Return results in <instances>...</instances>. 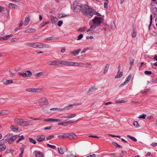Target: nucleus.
Segmentation results:
<instances>
[{
    "instance_id": "obj_1",
    "label": "nucleus",
    "mask_w": 157,
    "mask_h": 157,
    "mask_svg": "<svg viewBox=\"0 0 157 157\" xmlns=\"http://www.w3.org/2000/svg\"><path fill=\"white\" fill-rule=\"evenodd\" d=\"M93 10L89 6L84 5L82 6L81 12L84 15L87 16L90 18H91L93 16L92 13Z\"/></svg>"
},
{
    "instance_id": "obj_2",
    "label": "nucleus",
    "mask_w": 157,
    "mask_h": 157,
    "mask_svg": "<svg viewBox=\"0 0 157 157\" xmlns=\"http://www.w3.org/2000/svg\"><path fill=\"white\" fill-rule=\"evenodd\" d=\"M19 137V136L17 135L13 136L12 133H9L4 137L6 139V142H8L9 144H12L14 140Z\"/></svg>"
},
{
    "instance_id": "obj_3",
    "label": "nucleus",
    "mask_w": 157,
    "mask_h": 157,
    "mask_svg": "<svg viewBox=\"0 0 157 157\" xmlns=\"http://www.w3.org/2000/svg\"><path fill=\"white\" fill-rule=\"evenodd\" d=\"M62 65L82 66H83V64L80 63H78L73 62H66L64 61H62Z\"/></svg>"
},
{
    "instance_id": "obj_4",
    "label": "nucleus",
    "mask_w": 157,
    "mask_h": 157,
    "mask_svg": "<svg viewBox=\"0 0 157 157\" xmlns=\"http://www.w3.org/2000/svg\"><path fill=\"white\" fill-rule=\"evenodd\" d=\"M61 60H56L55 59H49L47 62V64L51 65H62Z\"/></svg>"
},
{
    "instance_id": "obj_5",
    "label": "nucleus",
    "mask_w": 157,
    "mask_h": 157,
    "mask_svg": "<svg viewBox=\"0 0 157 157\" xmlns=\"http://www.w3.org/2000/svg\"><path fill=\"white\" fill-rule=\"evenodd\" d=\"M72 7L74 10L75 12H79L81 11L82 6L78 5L77 2H74L73 4Z\"/></svg>"
},
{
    "instance_id": "obj_6",
    "label": "nucleus",
    "mask_w": 157,
    "mask_h": 157,
    "mask_svg": "<svg viewBox=\"0 0 157 157\" xmlns=\"http://www.w3.org/2000/svg\"><path fill=\"white\" fill-rule=\"evenodd\" d=\"M102 18L100 17H95L94 19L91 21L94 23L97 26L99 25L101 22H102Z\"/></svg>"
},
{
    "instance_id": "obj_7",
    "label": "nucleus",
    "mask_w": 157,
    "mask_h": 157,
    "mask_svg": "<svg viewBox=\"0 0 157 157\" xmlns=\"http://www.w3.org/2000/svg\"><path fill=\"white\" fill-rule=\"evenodd\" d=\"M51 47V45L49 44L37 42V48H50Z\"/></svg>"
},
{
    "instance_id": "obj_8",
    "label": "nucleus",
    "mask_w": 157,
    "mask_h": 157,
    "mask_svg": "<svg viewBox=\"0 0 157 157\" xmlns=\"http://www.w3.org/2000/svg\"><path fill=\"white\" fill-rule=\"evenodd\" d=\"M21 126H26L32 124L29 120L26 118L21 119Z\"/></svg>"
},
{
    "instance_id": "obj_9",
    "label": "nucleus",
    "mask_w": 157,
    "mask_h": 157,
    "mask_svg": "<svg viewBox=\"0 0 157 157\" xmlns=\"http://www.w3.org/2000/svg\"><path fill=\"white\" fill-rule=\"evenodd\" d=\"M39 105H46L48 104V101L45 98L43 97L41 98L38 101Z\"/></svg>"
},
{
    "instance_id": "obj_10",
    "label": "nucleus",
    "mask_w": 157,
    "mask_h": 157,
    "mask_svg": "<svg viewBox=\"0 0 157 157\" xmlns=\"http://www.w3.org/2000/svg\"><path fill=\"white\" fill-rule=\"evenodd\" d=\"M25 45L35 48H37V42L26 43Z\"/></svg>"
},
{
    "instance_id": "obj_11",
    "label": "nucleus",
    "mask_w": 157,
    "mask_h": 157,
    "mask_svg": "<svg viewBox=\"0 0 157 157\" xmlns=\"http://www.w3.org/2000/svg\"><path fill=\"white\" fill-rule=\"evenodd\" d=\"M44 121L46 122H58L61 121L62 119L60 118L52 119V118H48V119H43Z\"/></svg>"
},
{
    "instance_id": "obj_12",
    "label": "nucleus",
    "mask_w": 157,
    "mask_h": 157,
    "mask_svg": "<svg viewBox=\"0 0 157 157\" xmlns=\"http://www.w3.org/2000/svg\"><path fill=\"white\" fill-rule=\"evenodd\" d=\"M32 75V73L30 71H25L23 72V76L24 77H28L31 76Z\"/></svg>"
},
{
    "instance_id": "obj_13",
    "label": "nucleus",
    "mask_w": 157,
    "mask_h": 157,
    "mask_svg": "<svg viewBox=\"0 0 157 157\" xmlns=\"http://www.w3.org/2000/svg\"><path fill=\"white\" fill-rule=\"evenodd\" d=\"M45 139V137L44 135H41L37 136L36 140L39 142H41L44 140Z\"/></svg>"
},
{
    "instance_id": "obj_14",
    "label": "nucleus",
    "mask_w": 157,
    "mask_h": 157,
    "mask_svg": "<svg viewBox=\"0 0 157 157\" xmlns=\"http://www.w3.org/2000/svg\"><path fill=\"white\" fill-rule=\"evenodd\" d=\"M132 77V75L131 74L129 75L126 78L125 81L122 84H121L119 85V87H121L124 85L126 83H127L130 80Z\"/></svg>"
},
{
    "instance_id": "obj_15",
    "label": "nucleus",
    "mask_w": 157,
    "mask_h": 157,
    "mask_svg": "<svg viewBox=\"0 0 157 157\" xmlns=\"http://www.w3.org/2000/svg\"><path fill=\"white\" fill-rule=\"evenodd\" d=\"M34 153H35L36 157H43V153L40 151H35Z\"/></svg>"
},
{
    "instance_id": "obj_16",
    "label": "nucleus",
    "mask_w": 157,
    "mask_h": 157,
    "mask_svg": "<svg viewBox=\"0 0 157 157\" xmlns=\"http://www.w3.org/2000/svg\"><path fill=\"white\" fill-rule=\"evenodd\" d=\"M13 35L12 34H11L10 35H8L3 37L0 38V41L2 40H6L9 39L10 37H12Z\"/></svg>"
},
{
    "instance_id": "obj_17",
    "label": "nucleus",
    "mask_w": 157,
    "mask_h": 157,
    "mask_svg": "<svg viewBox=\"0 0 157 157\" xmlns=\"http://www.w3.org/2000/svg\"><path fill=\"white\" fill-rule=\"evenodd\" d=\"M2 82L4 84L8 85L13 83V81L11 80L4 79L2 80Z\"/></svg>"
},
{
    "instance_id": "obj_18",
    "label": "nucleus",
    "mask_w": 157,
    "mask_h": 157,
    "mask_svg": "<svg viewBox=\"0 0 157 157\" xmlns=\"http://www.w3.org/2000/svg\"><path fill=\"white\" fill-rule=\"evenodd\" d=\"M81 49H78L74 50L73 52H71V54L72 55L76 56L78 54L79 52H80Z\"/></svg>"
},
{
    "instance_id": "obj_19",
    "label": "nucleus",
    "mask_w": 157,
    "mask_h": 157,
    "mask_svg": "<svg viewBox=\"0 0 157 157\" xmlns=\"http://www.w3.org/2000/svg\"><path fill=\"white\" fill-rule=\"evenodd\" d=\"M97 26L96 25L93 23V24L91 25L90 29L87 30V32H88L89 31L93 30L96 28Z\"/></svg>"
},
{
    "instance_id": "obj_20",
    "label": "nucleus",
    "mask_w": 157,
    "mask_h": 157,
    "mask_svg": "<svg viewBox=\"0 0 157 157\" xmlns=\"http://www.w3.org/2000/svg\"><path fill=\"white\" fill-rule=\"evenodd\" d=\"M21 119L19 118H16L14 120V122L16 124H18L21 126Z\"/></svg>"
},
{
    "instance_id": "obj_21",
    "label": "nucleus",
    "mask_w": 157,
    "mask_h": 157,
    "mask_svg": "<svg viewBox=\"0 0 157 157\" xmlns=\"http://www.w3.org/2000/svg\"><path fill=\"white\" fill-rule=\"evenodd\" d=\"M67 138H68L70 139H72L75 138V137H76V135L73 133H71L70 134H68L67 135Z\"/></svg>"
},
{
    "instance_id": "obj_22",
    "label": "nucleus",
    "mask_w": 157,
    "mask_h": 157,
    "mask_svg": "<svg viewBox=\"0 0 157 157\" xmlns=\"http://www.w3.org/2000/svg\"><path fill=\"white\" fill-rule=\"evenodd\" d=\"M152 11V13L154 15V17L157 18V9L156 8H154Z\"/></svg>"
},
{
    "instance_id": "obj_23",
    "label": "nucleus",
    "mask_w": 157,
    "mask_h": 157,
    "mask_svg": "<svg viewBox=\"0 0 157 157\" xmlns=\"http://www.w3.org/2000/svg\"><path fill=\"white\" fill-rule=\"evenodd\" d=\"M69 109L68 105H67L63 108H57V110L59 111H63L67 110Z\"/></svg>"
},
{
    "instance_id": "obj_24",
    "label": "nucleus",
    "mask_w": 157,
    "mask_h": 157,
    "mask_svg": "<svg viewBox=\"0 0 157 157\" xmlns=\"http://www.w3.org/2000/svg\"><path fill=\"white\" fill-rule=\"evenodd\" d=\"M30 21V18L29 17H26L25 18V20L24 22V24L25 25H27L29 24Z\"/></svg>"
},
{
    "instance_id": "obj_25",
    "label": "nucleus",
    "mask_w": 157,
    "mask_h": 157,
    "mask_svg": "<svg viewBox=\"0 0 157 157\" xmlns=\"http://www.w3.org/2000/svg\"><path fill=\"white\" fill-rule=\"evenodd\" d=\"M75 122H72L71 121H66L65 122H64L63 123H58V124L59 125H63L64 126H66V125H65L64 124H70L71 123H74Z\"/></svg>"
},
{
    "instance_id": "obj_26",
    "label": "nucleus",
    "mask_w": 157,
    "mask_h": 157,
    "mask_svg": "<svg viewBox=\"0 0 157 157\" xmlns=\"http://www.w3.org/2000/svg\"><path fill=\"white\" fill-rule=\"evenodd\" d=\"M123 72H118V71L117 72V73L116 76H115V78H119L121 77L123 75Z\"/></svg>"
},
{
    "instance_id": "obj_27",
    "label": "nucleus",
    "mask_w": 157,
    "mask_h": 157,
    "mask_svg": "<svg viewBox=\"0 0 157 157\" xmlns=\"http://www.w3.org/2000/svg\"><path fill=\"white\" fill-rule=\"evenodd\" d=\"M95 91V89L93 87H91L90 89L87 92L88 94H91L92 92Z\"/></svg>"
},
{
    "instance_id": "obj_28",
    "label": "nucleus",
    "mask_w": 157,
    "mask_h": 157,
    "mask_svg": "<svg viewBox=\"0 0 157 157\" xmlns=\"http://www.w3.org/2000/svg\"><path fill=\"white\" fill-rule=\"evenodd\" d=\"M58 151L59 152L60 154H63L64 153V152H65V150L63 149V148L58 147Z\"/></svg>"
},
{
    "instance_id": "obj_29",
    "label": "nucleus",
    "mask_w": 157,
    "mask_h": 157,
    "mask_svg": "<svg viewBox=\"0 0 157 157\" xmlns=\"http://www.w3.org/2000/svg\"><path fill=\"white\" fill-rule=\"evenodd\" d=\"M51 18L52 22V23H55L56 21V19H57V17L53 16H51Z\"/></svg>"
},
{
    "instance_id": "obj_30",
    "label": "nucleus",
    "mask_w": 157,
    "mask_h": 157,
    "mask_svg": "<svg viewBox=\"0 0 157 157\" xmlns=\"http://www.w3.org/2000/svg\"><path fill=\"white\" fill-rule=\"evenodd\" d=\"M29 142L30 143H33V144H36V141L34 139L31 137H29Z\"/></svg>"
},
{
    "instance_id": "obj_31",
    "label": "nucleus",
    "mask_w": 157,
    "mask_h": 157,
    "mask_svg": "<svg viewBox=\"0 0 157 157\" xmlns=\"http://www.w3.org/2000/svg\"><path fill=\"white\" fill-rule=\"evenodd\" d=\"M26 91L28 92H35L36 91V90L35 88H29L26 90Z\"/></svg>"
},
{
    "instance_id": "obj_32",
    "label": "nucleus",
    "mask_w": 157,
    "mask_h": 157,
    "mask_svg": "<svg viewBox=\"0 0 157 157\" xmlns=\"http://www.w3.org/2000/svg\"><path fill=\"white\" fill-rule=\"evenodd\" d=\"M6 139H5V137L2 139V140H0V145H4V144L6 142H7L6 140Z\"/></svg>"
},
{
    "instance_id": "obj_33",
    "label": "nucleus",
    "mask_w": 157,
    "mask_h": 157,
    "mask_svg": "<svg viewBox=\"0 0 157 157\" xmlns=\"http://www.w3.org/2000/svg\"><path fill=\"white\" fill-rule=\"evenodd\" d=\"M127 137L128 138L131 139L134 142H136L137 141V139L134 137L131 136L129 135H127Z\"/></svg>"
},
{
    "instance_id": "obj_34",
    "label": "nucleus",
    "mask_w": 157,
    "mask_h": 157,
    "mask_svg": "<svg viewBox=\"0 0 157 157\" xmlns=\"http://www.w3.org/2000/svg\"><path fill=\"white\" fill-rule=\"evenodd\" d=\"M81 103H79V104H78V103H74L73 104L69 105H68L69 106V109H71L72 107L74 106L79 105H81Z\"/></svg>"
},
{
    "instance_id": "obj_35",
    "label": "nucleus",
    "mask_w": 157,
    "mask_h": 157,
    "mask_svg": "<svg viewBox=\"0 0 157 157\" xmlns=\"http://www.w3.org/2000/svg\"><path fill=\"white\" fill-rule=\"evenodd\" d=\"M109 67V64H106V65L105 66V68L104 69V71H103V73L104 74H105L106 73H107V71H108Z\"/></svg>"
},
{
    "instance_id": "obj_36",
    "label": "nucleus",
    "mask_w": 157,
    "mask_h": 157,
    "mask_svg": "<svg viewBox=\"0 0 157 157\" xmlns=\"http://www.w3.org/2000/svg\"><path fill=\"white\" fill-rule=\"evenodd\" d=\"M112 143L113 145H114L117 148H120L121 147V146L120 145L117 144V143H116L115 142H112Z\"/></svg>"
},
{
    "instance_id": "obj_37",
    "label": "nucleus",
    "mask_w": 157,
    "mask_h": 157,
    "mask_svg": "<svg viewBox=\"0 0 157 157\" xmlns=\"http://www.w3.org/2000/svg\"><path fill=\"white\" fill-rule=\"evenodd\" d=\"M25 139V137L21 135L19 137V138L18 139L17 141V143H19V142L22 140H24Z\"/></svg>"
},
{
    "instance_id": "obj_38",
    "label": "nucleus",
    "mask_w": 157,
    "mask_h": 157,
    "mask_svg": "<svg viewBox=\"0 0 157 157\" xmlns=\"http://www.w3.org/2000/svg\"><path fill=\"white\" fill-rule=\"evenodd\" d=\"M67 16V15L66 14H63L61 13V14H59L58 16V18H63L64 17H66Z\"/></svg>"
},
{
    "instance_id": "obj_39",
    "label": "nucleus",
    "mask_w": 157,
    "mask_h": 157,
    "mask_svg": "<svg viewBox=\"0 0 157 157\" xmlns=\"http://www.w3.org/2000/svg\"><path fill=\"white\" fill-rule=\"evenodd\" d=\"M47 146L50 148H51L53 149H55L56 148V147L55 145H53L48 144H47Z\"/></svg>"
},
{
    "instance_id": "obj_40",
    "label": "nucleus",
    "mask_w": 157,
    "mask_h": 157,
    "mask_svg": "<svg viewBox=\"0 0 157 157\" xmlns=\"http://www.w3.org/2000/svg\"><path fill=\"white\" fill-rule=\"evenodd\" d=\"M146 117V115L145 114H143L142 115H140L138 118L140 119H144Z\"/></svg>"
},
{
    "instance_id": "obj_41",
    "label": "nucleus",
    "mask_w": 157,
    "mask_h": 157,
    "mask_svg": "<svg viewBox=\"0 0 157 157\" xmlns=\"http://www.w3.org/2000/svg\"><path fill=\"white\" fill-rule=\"evenodd\" d=\"M6 149V147L5 145H0V150L1 151H4Z\"/></svg>"
},
{
    "instance_id": "obj_42",
    "label": "nucleus",
    "mask_w": 157,
    "mask_h": 157,
    "mask_svg": "<svg viewBox=\"0 0 157 157\" xmlns=\"http://www.w3.org/2000/svg\"><path fill=\"white\" fill-rule=\"evenodd\" d=\"M136 32L135 31V30L133 29L132 32V36L133 38H135L136 36Z\"/></svg>"
},
{
    "instance_id": "obj_43",
    "label": "nucleus",
    "mask_w": 157,
    "mask_h": 157,
    "mask_svg": "<svg viewBox=\"0 0 157 157\" xmlns=\"http://www.w3.org/2000/svg\"><path fill=\"white\" fill-rule=\"evenodd\" d=\"M133 125L136 128H138L140 126L138 122L136 121H135L133 122Z\"/></svg>"
},
{
    "instance_id": "obj_44",
    "label": "nucleus",
    "mask_w": 157,
    "mask_h": 157,
    "mask_svg": "<svg viewBox=\"0 0 157 157\" xmlns=\"http://www.w3.org/2000/svg\"><path fill=\"white\" fill-rule=\"evenodd\" d=\"M58 137L59 138H67V135H60L58 136Z\"/></svg>"
},
{
    "instance_id": "obj_45",
    "label": "nucleus",
    "mask_w": 157,
    "mask_h": 157,
    "mask_svg": "<svg viewBox=\"0 0 157 157\" xmlns=\"http://www.w3.org/2000/svg\"><path fill=\"white\" fill-rule=\"evenodd\" d=\"M152 16L151 14H150V24L149 25L148 27L149 29H150V26L151 25L152 23Z\"/></svg>"
},
{
    "instance_id": "obj_46",
    "label": "nucleus",
    "mask_w": 157,
    "mask_h": 157,
    "mask_svg": "<svg viewBox=\"0 0 157 157\" xmlns=\"http://www.w3.org/2000/svg\"><path fill=\"white\" fill-rule=\"evenodd\" d=\"M134 60L133 59H131V60H130V66L129 67V69H130L131 68H132V67L133 66V64H134Z\"/></svg>"
},
{
    "instance_id": "obj_47",
    "label": "nucleus",
    "mask_w": 157,
    "mask_h": 157,
    "mask_svg": "<svg viewBox=\"0 0 157 157\" xmlns=\"http://www.w3.org/2000/svg\"><path fill=\"white\" fill-rule=\"evenodd\" d=\"M93 15H96L98 16H101V14L98 13L95 11L94 10H93Z\"/></svg>"
},
{
    "instance_id": "obj_48",
    "label": "nucleus",
    "mask_w": 157,
    "mask_h": 157,
    "mask_svg": "<svg viewBox=\"0 0 157 157\" xmlns=\"http://www.w3.org/2000/svg\"><path fill=\"white\" fill-rule=\"evenodd\" d=\"M152 72L151 71H146L144 72V73L146 75H150L151 74Z\"/></svg>"
},
{
    "instance_id": "obj_49",
    "label": "nucleus",
    "mask_w": 157,
    "mask_h": 157,
    "mask_svg": "<svg viewBox=\"0 0 157 157\" xmlns=\"http://www.w3.org/2000/svg\"><path fill=\"white\" fill-rule=\"evenodd\" d=\"M10 128L14 132H16L18 130V128H15L13 125H11Z\"/></svg>"
},
{
    "instance_id": "obj_50",
    "label": "nucleus",
    "mask_w": 157,
    "mask_h": 157,
    "mask_svg": "<svg viewBox=\"0 0 157 157\" xmlns=\"http://www.w3.org/2000/svg\"><path fill=\"white\" fill-rule=\"evenodd\" d=\"M43 73L42 72H40L35 74V76L37 77H40L43 75Z\"/></svg>"
},
{
    "instance_id": "obj_51",
    "label": "nucleus",
    "mask_w": 157,
    "mask_h": 157,
    "mask_svg": "<svg viewBox=\"0 0 157 157\" xmlns=\"http://www.w3.org/2000/svg\"><path fill=\"white\" fill-rule=\"evenodd\" d=\"M125 102V101L124 100H118L116 101V103H122Z\"/></svg>"
},
{
    "instance_id": "obj_52",
    "label": "nucleus",
    "mask_w": 157,
    "mask_h": 157,
    "mask_svg": "<svg viewBox=\"0 0 157 157\" xmlns=\"http://www.w3.org/2000/svg\"><path fill=\"white\" fill-rule=\"evenodd\" d=\"M54 138V137L53 136V135H51L47 137L46 138V139L48 140H49L52 139L53 138Z\"/></svg>"
},
{
    "instance_id": "obj_53",
    "label": "nucleus",
    "mask_w": 157,
    "mask_h": 157,
    "mask_svg": "<svg viewBox=\"0 0 157 157\" xmlns=\"http://www.w3.org/2000/svg\"><path fill=\"white\" fill-rule=\"evenodd\" d=\"M67 155L68 157H76L75 155L70 153H68Z\"/></svg>"
},
{
    "instance_id": "obj_54",
    "label": "nucleus",
    "mask_w": 157,
    "mask_h": 157,
    "mask_svg": "<svg viewBox=\"0 0 157 157\" xmlns=\"http://www.w3.org/2000/svg\"><path fill=\"white\" fill-rule=\"evenodd\" d=\"M6 111L5 110H3L0 112V116H3L6 114Z\"/></svg>"
},
{
    "instance_id": "obj_55",
    "label": "nucleus",
    "mask_w": 157,
    "mask_h": 157,
    "mask_svg": "<svg viewBox=\"0 0 157 157\" xmlns=\"http://www.w3.org/2000/svg\"><path fill=\"white\" fill-rule=\"evenodd\" d=\"M85 30V27H83L82 28H79L78 31H80L81 32H82L84 31Z\"/></svg>"
},
{
    "instance_id": "obj_56",
    "label": "nucleus",
    "mask_w": 157,
    "mask_h": 157,
    "mask_svg": "<svg viewBox=\"0 0 157 157\" xmlns=\"http://www.w3.org/2000/svg\"><path fill=\"white\" fill-rule=\"evenodd\" d=\"M18 40V39L17 38H13L12 39L10 40L11 42H16Z\"/></svg>"
},
{
    "instance_id": "obj_57",
    "label": "nucleus",
    "mask_w": 157,
    "mask_h": 157,
    "mask_svg": "<svg viewBox=\"0 0 157 157\" xmlns=\"http://www.w3.org/2000/svg\"><path fill=\"white\" fill-rule=\"evenodd\" d=\"M49 23V22L48 21L44 22L41 24L40 26V27H42L44 26L45 25Z\"/></svg>"
},
{
    "instance_id": "obj_58",
    "label": "nucleus",
    "mask_w": 157,
    "mask_h": 157,
    "mask_svg": "<svg viewBox=\"0 0 157 157\" xmlns=\"http://www.w3.org/2000/svg\"><path fill=\"white\" fill-rule=\"evenodd\" d=\"M13 6H15L14 7H17V6L16 5H15L14 4H13L12 3H10L9 4V6L10 7H13Z\"/></svg>"
},
{
    "instance_id": "obj_59",
    "label": "nucleus",
    "mask_w": 157,
    "mask_h": 157,
    "mask_svg": "<svg viewBox=\"0 0 157 157\" xmlns=\"http://www.w3.org/2000/svg\"><path fill=\"white\" fill-rule=\"evenodd\" d=\"M23 32L25 33H31V32H30V29H28L25 30Z\"/></svg>"
},
{
    "instance_id": "obj_60",
    "label": "nucleus",
    "mask_w": 157,
    "mask_h": 157,
    "mask_svg": "<svg viewBox=\"0 0 157 157\" xmlns=\"http://www.w3.org/2000/svg\"><path fill=\"white\" fill-rule=\"evenodd\" d=\"M63 23V22L62 21H59L58 22L57 25L59 26L60 27L62 25Z\"/></svg>"
},
{
    "instance_id": "obj_61",
    "label": "nucleus",
    "mask_w": 157,
    "mask_h": 157,
    "mask_svg": "<svg viewBox=\"0 0 157 157\" xmlns=\"http://www.w3.org/2000/svg\"><path fill=\"white\" fill-rule=\"evenodd\" d=\"M83 36V34H80L78 37V38L77 39V40H80L82 38Z\"/></svg>"
},
{
    "instance_id": "obj_62",
    "label": "nucleus",
    "mask_w": 157,
    "mask_h": 157,
    "mask_svg": "<svg viewBox=\"0 0 157 157\" xmlns=\"http://www.w3.org/2000/svg\"><path fill=\"white\" fill-rule=\"evenodd\" d=\"M47 40L49 41L54 40H55L54 38L53 37H50L47 38Z\"/></svg>"
},
{
    "instance_id": "obj_63",
    "label": "nucleus",
    "mask_w": 157,
    "mask_h": 157,
    "mask_svg": "<svg viewBox=\"0 0 157 157\" xmlns=\"http://www.w3.org/2000/svg\"><path fill=\"white\" fill-rule=\"evenodd\" d=\"M52 127V126H49V127H46L44 128V130H49L51 129V128Z\"/></svg>"
},
{
    "instance_id": "obj_64",
    "label": "nucleus",
    "mask_w": 157,
    "mask_h": 157,
    "mask_svg": "<svg viewBox=\"0 0 157 157\" xmlns=\"http://www.w3.org/2000/svg\"><path fill=\"white\" fill-rule=\"evenodd\" d=\"M96 155L95 154H93L92 155L86 156V157H95Z\"/></svg>"
}]
</instances>
